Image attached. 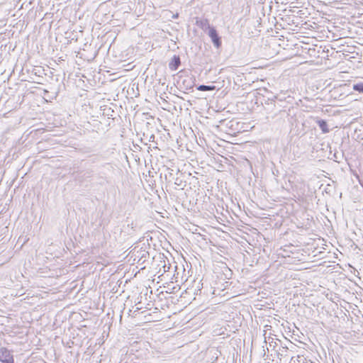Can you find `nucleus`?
I'll return each instance as SVG.
<instances>
[{"instance_id": "obj_1", "label": "nucleus", "mask_w": 363, "mask_h": 363, "mask_svg": "<svg viewBox=\"0 0 363 363\" xmlns=\"http://www.w3.org/2000/svg\"><path fill=\"white\" fill-rule=\"evenodd\" d=\"M276 99H277V97L273 96L272 98H268L267 99H264V101H262V104L264 106L267 113V118H274L278 114H281L285 112L281 109V106L277 107L275 101Z\"/></svg>"}, {"instance_id": "obj_2", "label": "nucleus", "mask_w": 363, "mask_h": 363, "mask_svg": "<svg viewBox=\"0 0 363 363\" xmlns=\"http://www.w3.org/2000/svg\"><path fill=\"white\" fill-rule=\"evenodd\" d=\"M149 252L143 248H134L131 252V257L133 258V260L137 261L138 263L141 264L145 262L147 259L149 257Z\"/></svg>"}, {"instance_id": "obj_3", "label": "nucleus", "mask_w": 363, "mask_h": 363, "mask_svg": "<svg viewBox=\"0 0 363 363\" xmlns=\"http://www.w3.org/2000/svg\"><path fill=\"white\" fill-rule=\"evenodd\" d=\"M211 38L212 43L216 48H220L222 45V40L220 36L218 35L216 29L213 27L206 33Z\"/></svg>"}, {"instance_id": "obj_4", "label": "nucleus", "mask_w": 363, "mask_h": 363, "mask_svg": "<svg viewBox=\"0 0 363 363\" xmlns=\"http://www.w3.org/2000/svg\"><path fill=\"white\" fill-rule=\"evenodd\" d=\"M0 362L2 363H14L12 352L6 347L0 348Z\"/></svg>"}, {"instance_id": "obj_5", "label": "nucleus", "mask_w": 363, "mask_h": 363, "mask_svg": "<svg viewBox=\"0 0 363 363\" xmlns=\"http://www.w3.org/2000/svg\"><path fill=\"white\" fill-rule=\"evenodd\" d=\"M195 24L206 33L213 27L210 25L208 20L206 18H196Z\"/></svg>"}, {"instance_id": "obj_6", "label": "nucleus", "mask_w": 363, "mask_h": 363, "mask_svg": "<svg viewBox=\"0 0 363 363\" xmlns=\"http://www.w3.org/2000/svg\"><path fill=\"white\" fill-rule=\"evenodd\" d=\"M181 65V59L179 55H174L169 62V68L172 71H176Z\"/></svg>"}, {"instance_id": "obj_7", "label": "nucleus", "mask_w": 363, "mask_h": 363, "mask_svg": "<svg viewBox=\"0 0 363 363\" xmlns=\"http://www.w3.org/2000/svg\"><path fill=\"white\" fill-rule=\"evenodd\" d=\"M315 123L318 124L323 133H328L330 132L328 123L325 120L317 118Z\"/></svg>"}, {"instance_id": "obj_8", "label": "nucleus", "mask_w": 363, "mask_h": 363, "mask_svg": "<svg viewBox=\"0 0 363 363\" xmlns=\"http://www.w3.org/2000/svg\"><path fill=\"white\" fill-rule=\"evenodd\" d=\"M352 89L354 91L363 94V82L355 83L352 85Z\"/></svg>"}, {"instance_id": "obj_9", "label": "nucleus", "mask_w": 363, "mask_h": 363, "mask_svg": "<svg viewBox=\"0 0 363 363\" xmlns=\"http://www.w3.org/2000/svg\"><path fill=\"white\" fill-rule=\"evenodd\" d=\"M216 89V86H211V85H204V84H201V85H199L198 87H197V89L199 90V91H213Z\"/></svg>"}, {"instance_id": "obj_10", "label": "nucleus", "mask_w": 363, "mask_h": 363, "mask_svg": "<svg viewBox=\"0 0 363 363\" xmlns=\"http://www.w3.org/2000/svg\"><path fill=\"white\" fill-rule=\"evenodd\" d=\"M223 274H225V278L230 279L232 276V271L227 266L224 267Z\"/></svg>"}, {"instance_id": "obj_11", "label": "nucleus", "mask_w": 363, "mask_h": 363, "mask_svg": "<svg viewBox=\"0 0 363 363\" xmlns=\"http://www.w3.org/2000/svg\"><path fill=\"white\" fill-rule=\"evenodd\" d=\"M286 349L287 347H283V349L281 350V351H279L277 352V354L279 356H283L284 355V352H286Z\"/></svg>"}, {"instance_id": "obj_12", "label": "nucleus", "mask_w": 363, "mask_h": 363, "mask_svg": "<svg viewBox=\"0 0 363 363\" xmlns=\"http://www.w3.org/2000/svg\"><path fill=\"white\" fill-rule=\"evenodd\" d=\"M80 151L83 153H89V152H91V148L87 147V148H84V149H81Z\"/></svg>"}, {"instance_id": "obj_13", "label": "nucleus", "mask_w": 363, "mask_h": 363, "mask_svg": "<svg viewBox=\"0 0 363 363\" xmlns=\"http://www.w3.org/2000/svg\"><path fill=\"white\" fill-rule=\"evenodd\" d=\"M182 181L179 178H177L174 182V184L177 186H181Z\"/></svg>"}, {"instance_id": "obj_14", "label": "nucleus", "mask_w": 363, "mask_h": 363, "mask_svg": "<svg viewBox=\"0 0 363 363\" xmlns=\"http://www.w3.org/2000/svg\"><path fill=\"white\" fill-rule=\"evenodd\" d=\"M91 161L92 163L99 161V156H95V157H94Z\"/></svg>"}, {"instance_id": "obj_15", "label": "nucleus", "mask_w": 363, "mask_h": 363, "mask_svg": "<svg viewBox=\"0 0 363 363\" xmlns=\"http://www.w3.org/2000/svg\"><path fill=\"white\" fill-rule=\"evenodd\" d=\"M289 363H296V359H294V358H291Z\"/></svg>"}, {"instance_id": "obj_16", "label": "nucleus", "mask_w": 363, "mask_h": 363, "mask_svg": "<svg viewBox=\"0 0 363 363\" xmlns=\"http://www.w3.org/2000/svg\"><path fill=\"white\" fill-rule=\"evenodd\" d=\"M178 17V13H177L176 15L174 16V18H177Z\"/></svg>"}, {"instance_id": "obj_17", "label": "nucleus", "mask_w": 363, "mask_h": 363, "mask_svg": "<svg viewBox=\"0 0 363 363\" xmlns=\"http://www.w3.org/2000/svg\"><path fill=\"white\" fill-rule=\"evenodd\" d=\"M272 342L271 343H269L270 346H273V344H272Z\"/></svg>"}, {"instance_id": "obj_18", "label": "nucleus", "mask_w": 363, "mask_h": 363, "mask_svg": "<svg viewBox=\"0 0 363 363\" xmlns=\"http://www.w3.org/2000/svg\"><path fill=\"white\" fill-rule=\"evenodd\" d=\"M272 342L271 343H269L270 346H273V344H272Z\"/></svg>"}, {"instance_id": "obj_19", "label": "nucleus", "mask_w": 363, "mask_h": 363, "mask_svg": "<svg viewBox=\"0 0 363 363\" xmlns=\"http://www.w3.org/2000/svg\"><path fill=\"white\" fill-rule=\"evenodd\" d=\"M277 363H279L278 362Z\"/></svg>"}]
</instances>
